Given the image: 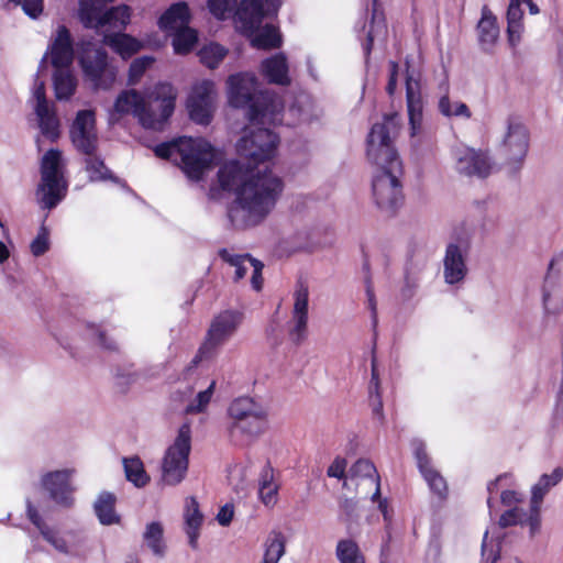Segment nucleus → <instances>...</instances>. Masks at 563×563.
<instances>
[{"label": "nucleus", "instance_id": "3", "mask_svg": "<svg viewBox=\"0 0 563 563\" xmlns=\"http://www.w3.org/2000/svg\"><path fill=\"white\" fill-rule=\"evenodd\" d=\"M176 91L169 84H159L147 96L136 90H124L115 99L109 112V121L118 122L132 114L139 123L150 130L161 131L175 109Z\"/></svg>", "mask_w": 563, "mask_h": 563}, {"label": "nucleus", "instance_id": "13", "mask_svg": "<svg viewBox=\"0 0 563 563\" xmlns=\"http://www.w3.org/2000/svg\"><path fill=\"white\" fill-rule=\"evenodd\" d=\"M78 59L85 77L95 88L110 89L117 79V68L108 63L107 53L90 41L78 44Z\"/></svg>", "mask_w": 563, "mask_h": 563}, {"label": "nucleus", "instance_id": "23", "mask_svg": "<svg viewBox=\"0 0 563 563\" xmlns=\"http://www.w3.org/2000/svg\"><path fill=\"white\" fill-rule=\"evenodd\" d=\"M51 63L56 69H69L74 59L70 33L65 25H59L49 46Z\"/></svg>", "mask_w": 563, "mask_h": 563}, {"label": "nucleus", "instance_id": "19", "mask_svg": "<svg viewBox=\"0 0 563 563\" xmlns=\"http://www.w3.org/2000/svg\"><path fill=\"white\" fill-rule=\"evenodd\" d=\"M543 305L549 313L563 308V252L550 263L543 285Z\"/></svg>", "mask_w": 563, "mask_h": 563}, {"label": "nucleus", "instance_id": "2", "mask_svg": "<svg viewBox=\"0 0 563 563\" xmlns=\"http://www.w3.org/2000/svg\"><path fill=\"white\" fill-rule=\"evenodd\" d=\"M282 179L267 168L245 180L228 209L234 229L244 230L261 224L273 211L283 192Z\"/></svg>", "mask_w": 563, "mask_h": 563}, {"label": "nucleus", "instance_id": "45", "mask_svg": "<svg viewBox=\"0 0 563 563\" xmlns=\"http://www.w3.org/2000/svg\"><path fill=\"white\" fill-rule=\"evenodd\" d=\"M527 511L519 507H511L509 510L501 514L498 520V526L501 529L512 527L516 525H525Z\"/></svg>", "mask_w": 563, "mask_h": 563}, {"label": "nucleus", "instance_id": "1", "mask_svg": "<svg viewBox=\"0 0 563 563\" xmlns=\"http://www.w3.org/2000/svg\"><path fill=\"white\" fill-rule=\"evenodd\" d=\"M401 119L398 113L386 115L382 123H375L367 136L366 155L376 166L373 179V196L379 209L394 213L402 203L399 177L402 164L391 143V134L397 133Z\"/></svg>", "mask_w": 563, "mask_h": 563}, {"label": "nucleus", "instance_id": "55", "mask_svg": "<svg viewBox=\"0 0 563 563\" xmlns=\"http://www.w3.org/2000/svg\"><path fill=\"white\" fill-rule=\"evenodd\" d=\"M346 461L342 457H336L332 464L329 466L327 474L329 477H334L338 479L349 478L345 473Z\"/></svg>", "mask_w": 563, "mask_h": 563}, {"label": "nucleus", "instance_id": "21", "mask_svg": "<svg viewBox=\"0 0 563 563\" xmlns=\"http://www.w3.org/2000/svg\"><path fill=\"white\" fill-rule=\"evenodd\" d=\"M456 169L460 174L483 178L490 174L492 163L486 153L465 147L456 152Z\"/></svg>", "mask_w": 563, "mask_h": 563}, {"label": "nucleus", "instance_id": "29", "mask_svg": "<svg viewBox=\"0 0 563 563\" xmlns=\"http://www.w3.org/2000/svg\"><path fill=\"white\" fill-rule=\"evenodd\" d=\"M164 532V525L161 521H151L146 523L142 533V539L146 548L158 558H163L167 550Z\"/></svg>", "mask_w": 563, "mask_h": 563}, {"label": "nucleus", "instance_id": "9", "mask_svg": "<svg viewBox=\"0 0 563 563\" xmlns=\"http://www.w3.org/2000/svg\"><path fill=\"white\" fill-rule=\"evenodd\" d=\"M41 181L36 189V200L44 209L55 208L66 196L64 161L59 150H48L41 159Z\"/></svg>", "mask_w": 563, "mask_h": 563}, {"label": "nucleus", "instance_id": "59", "mask_svg": "<svg viewBox=\"0 0 563 563\" xmlns=\"http://www.w3.org/2000/svg\"><path fill=\"white\" fill-rule=\"evenodd\" d=\"M33 98L35 99L34 107L48 106V102L45 97V85L43 81H35Z\"/></svg>", "mask_w": 563, "mask_h": 563}, {"label": "nucleus", "instance_id": "64", "mask_svg": "<svg viewBox=\"0 0 563 563\" xmlns=\"http://www.w3.org/2000/svg\"><path fill=\"white\" fill-rule=\"evenodd\" d=\"M367 297H368V308L371 309V311L373 313L374 324H376V301L374 298V294L372 292L371 289H367Z\"/></svg>", "mask_w": 563, "mask_h": 563}, {"label": "nucleus", "instance_id": "20", "mask_svg": "<svg viewBox=\"0 0 563 563\" xmlns=\"http://www.w3.org/2000/svg\"><path fill=\"white\" fill-rule=\"evenodd\" d=\"M74 474L73 468L47 472L41 477V485L56 504L70 507L74 503L75 488L71 484Z\"/></svg>", "mask_w": 563, "mask_h": 563}, {"label": "nucleus", "instance_id": "16", "mask_svg": "<svg viewBox=\"0 0 563 563\" xmlns=\"http://www.w3.org/2000/svg\"><path fill=\"white\" fill-rule=\"evenodd\" d=\"M70 139L77 151L86 156L92 155L98 148L95 113L81 110L77 113L70 128Z\"/></svg>", "mask_w": 563, "mask_h": 563}, {"label": "nucleus", "instance_id": "32", "mask_svg": "<svg viewBox=\"0 0 563 563\" xmlns=\"http://www.w3.org/2000/svg\"><path fill=\"white\" fill-rule=\"evenodd\" d=\"M562 467L554 468L551 474H543L538 481V483L532 486L530 504H533L534 508L541 507L544 496L552 487L558 485L562 481Z\"/></svg>", "mask_w": 563, "mask_h": 563}, {"label": "nucleus", "instance_id": "48", "mask_svg": "<svg viewBox=\"0 0 563 563\" xmlns=\"http://www.w3.org/2000/svg\"><path fill=\"white\" fill-rule=\"evenodd\" d=\"M369 397L373 401V411L380 415L383 410V402L379 394V378L376 369L375 361L372 363V379L369 385Z\"/></svg>", "mask_w": 563, "mask_h": 563}, {"label": "nucleus", "instance_id": "31", "mask_svg": "<svg viewBox=\"0 0 563 563\" xmlns=\"http://www.w3.org/2000/svg\"><path fill=\"white\" fill-rule=\"evenodd\" d=\"M41 134L51 142L59 137V121L49 106L34 107Z\"/></svg>", "mask_w": 563, "mask_h": 563}, {"label": "nucleus", "instance_id": "46", "mask_svg": "<svg viewBox=\"0 0 563 563\" xmlns=\"http://www.w3.org/2000/svg\"><path fill=\"white\" fill-rule=\"evenodd\" d=\"M214 386L216 382H212L206 390L199 391L195 400L187 406L186 412L198 413L203 411L211 400Z\"/></svg>", "mask_w": 563, "mask_h": 563}, {"label": "nucleus", "instance_id": "39", "mask_svg": "<svg viewBox=\"0 0 563 563\" xmlns=\"http://www.w3.org/2000/svg\"><path fill=\"white\" fill-rule=\"evenodd\" d=\"M123 467L126 479L136 487H143L150 482L143 462L137 456L123 459Z\"/></svg>", "mask_w": 563, "mask_h": 563}, {"label": "nucleus", "instance_id": "15", "mask_svg": "<svg viewBox=\"0 0 563 563\" xmlns=\"http://www.w3.org/2000/svg\"><path fill=\"white\" fill-rule=\"evenodd\" d=\"M242 321L243 313L236 310H224L217 314L210 323L200 354L213 352L224 344L235 334Z\"/></svg>", "mask_w": 563, "mask_h": 563}, {"label": "nucleus", "instance_id": "53", "mask_svg": "<svg viewBox=\"0 0 563 563\" xmlns=\"http://www.w3.org/2000/svg\"><path fill=\"white\" fill-rule=\"evenodd\" d=\"M525 31L523 22H507L508 42L511 47L519 45Z\"/></svg>", "mask_w": 563, "mask_h": 563}, {"label": "nucleus", "instance_id": "12", "mask_svg": "<svg viewBox=\"0 0 563 563\" xmlns=\"http://www.w3.org/2000/svg\"><path fill=\"white\" fill-rule=\"evenodd\" d=\"M530 147V132L517 117H508L499 142V154L510 172L522 168Z\"/></svg>", "mask_w": 563, "mask_h": 563}, {"label": "nucleus", "instance_id": "40", "mask_svg": "<svg viewBox=\"0 0 563 563\" xmlns=\"http://www.w3.org/2000/svg\"><path fill=\"white\" fill-rule=\"evenodd\" d=\"M335 552L340 563H365L357 543L351 539L340 540Z\"/></svg>", "mask_w": 563, "mask_h": 563}, {"label": "nucleus", "instance_id": "43", "mask_svg": "<svg viewBox=\"0 0 563 563\" xmlns=\"http://www.w3.org/2000/svg\"><path fill=\"white\" fill-rule=\"evenodd\" d=\"M227 54L228 51L217 43H210L208 45H205L198 52L200 62L210 69L218 67V65L223 60Z\"/></svg>", "mask_w": 563, "mask_h": 563}, {"label": "nucleus", "instance_id": "49", "mask_svg": "<svg viewBox=\"0 0 563 563\" xmlns=\"http://www.w3.org/2000/svg\"><path fill=\"white\" fill-rule=\"evenodd\" d=\"M153 62L154 58L150 56H143L134 59L129 70L130 84H136L144 74V71L153 64Z\"/></svg>", "mask_w": 563, "mask_h": 563}, {"label": "nucleus", "instance_id": "56", "mask_svg": "<svg viewBox=\"0 0 563 563\" xmlns=\"http://www.w3.org/2000/svg\"><path fill=\"white\" fill-rule=\"evenodd\" d=\"M375 20H376V9H374L373 25L367 35V43L364 45V51L366 54H369L374 38L385 32L384 23L375 22Z\"/></svg>", "mask_w": 563, "mask_h": 563}, {"label": "nucleus", "instance_id": "51", "mask_svg": "<svg viewBox=\"0 0 563 563\" xmlns=\"http://www.w3.org/2000/svg\"><path fill=\"white\" fill-rule=\"evenodd\" d=\"M48 232L42 227L37 236L31 243V252L34 256H41L48 250Z\"/></svg>", "mask_w": 563, "mask_h": 563}, {"label": "nucleus", "instance_id": "41", "mask_svg": "<svg viewBox=\"0 0 563 563\" xmlns=\"http://www.w3.org/2000/svg\"><path fill=\"white\" fill-rule=\"evenodd\" d=\"M172 36L174 51L176 54L179 55H185L189 53L194 48L198 40L197 32L188 25H186Z\"/></svg>", "mask_w": 563, "mask_h": 563}, {"label": "nucleus", "instance_id": "38", "mask_svg": "<svg viewBox=\"0 0 563 563\" xmlns=\"http://www.w3.org/2000/svg\"><path fill=\"white\" fill-rule=\"evenodd\" d=\"M219 255L224 262H227L231 266L235 267L234 279L236 282L242 279L245 276L246 272L250 268H253V264H255L257 261L255 258H252L247 254H244V255L233 254L225 249L220 250Z\"/></svg>", "mask_w": 563, "mask_h": 563}, {"label": "nucleus", "instance_id": "52", "mask_svg": "<svg viewBox=\"0 0 563 563\" xmlns=\"http://www.w3.org/2000/svg\"><path fill=\"white\" fill-rule=\"evenodd\" d=\"M92 336L95 338L97 344L107 350V351H118L119 345L117 341L112 338H110L102 329L98 327H93L92 329Z\"/></svg>", "mask_w": 563, "mask_h": 563}, {"label": "nucleus", "instance_id": "33", "mask_svg": "<svg viewBox=\"0 0 563 563\" xmlns=\"http://www.w3.org/2000/svg\"><path fill=\"white\" fill-rule=\"evenodd\" d=\"M258 496L266 507H273L277 503L278 485L274 481V470L269 465L262 470Z\"/></svg>", "mask_w": 563, "mask_h": 563}, {"label": "nucleus", "instance_id": "37", "mask_svg": "<svg viewBox=\"0 0 563 563\" xmlns=\"http://www.w3.org/2000/svg\"><path fill=\"white\" fill-rule=\"evenodd\" d=\"M76 86V79L69 69H56L54 74V88L58 100L69 99L74 95Z\"/></svg>", "mask_w": 563, "mask_h": 563}, {"label": "nucleus", "instance_id": "60", "mask_svg": "<svg viewBox=\"0 0 563 563\" xmlns=\"http://www.w3.org/2000/svg\"><path fill=\"white\" fill-rule=\"evenodd\" d=\"M233 514H234L233 506L227 504L223 507H221V509L219 510V512L217 515V520L223 527L229 526L230 522L232 521Z\"/></svg>", "mask_w": 563, "mask_h": 563}, {"label": "nucleus", "instance_id": "24", "mask_svg": "<svg viewBox=\"0 0 563 563\" xmlns=\"http://www.w3.org/2000/svg\"><path fill=\"white\" fill-rule=\"evenodd\" d=\"M27 517L32 523L41 531L43 538L58 552L68 554L70 550L76 545L75 541H70L66 538V536H62L57 531L48 528L43 522L37 510L30 501L27 503Z\"/></svg>", "mask_w": 563, "mask_h": 563}, {"label": "nucleus", "instance_id": "26", "mask_svg": "<svg viewBox=\"0 0 563 563\" xmlns=\"http://www.w3.org/2000/svg\"><path fill=\"white\" fill-rule=\"evenodd\" d=\"M189 21L190 12L187 3L177 2L170 5V8L161 16L159 26L169 35H173L188 25Z\"/></svg>", "mask_w": 563, "mask_h": 563}, {"label": "nucleus", "instance_id": "57", "mask_svg": "<svg viewBox=\"0 0 563 563\" xmlns=\"http://www.w3.org/2000/svg\"><path fill=\"white\" fill-rule=\"evenodd\" d=\"M523 9L521 0H510L507 10V22H522Z\"/></svg>", "mask_w": 563, "mask_h": 563}, {"label": "nucleus", "instance_id": "61", "mask_svg": "<svg viewBox=\"0 0 563 563\" xmlns=\"http://www.w3.org/2000/svg\"><path fill=\"white\" fill-rule=\"evenodd\" d=\"M253 274H252V285L255 290H260L262 288V269L263 264L260 261H256L255 264H253Z\"/></svg>", "mask_w": 563, "mask_h": 563}, {"label": "nucleus", "instance_id": "8", "mask_svg": "<svg viewBox=\"0 0 563 563\" xmlns=\"http://www.w3.org/2000/svg\"><path fill=\"white\" fill-rule=\"evenodd\" d=\"M282 0H242L236 10L238 27L251 37L257 48H274L280 45V35L273 25L260 27L265 16L275 14Z\"/></svg>", "mask_w": 563, "mask_h": 563}, {"label": "nucleus", "instance_id": "11", "mask_svg": "<svg viewBox=\"0 0 563 563\" xmlns=\"http://www.w3.org/2000/svg\"><path fill=\"white\" fill-rule=\"evenodd\" d=\"M191 451V430L185 423L178 429L174 442L166 449L162 460V482L168 486L180 484L187 475Z\"/></svg>", "mask_w": 563, "mask_h": 563}, {"label": "nucleus", "instance_id": "54", "mask_svg": "<svg viewBox=\"0 0 563 563\" xmlns=\"http://www.w3.org/2000/svg\"><path fill=\"white\" fill-rule=\"evenodd\" d=\"M540 508L541 507L534 508V505L530 504V509L527 512V517L525 520V523H527L529 526L530 533L532 536H534L540 529V525H541Z\"/></svg>", "mask_w": 563, "mask_h": 563}, {"label": "nucleus", "instance_id": "14", "mask_svg": "<svg viewBox=\"0 0 563 563\" xmlns=\"http://www.w3.org/2000/svg\"><path fill=\"white\" fill-rule=\"evenodd\" d=\"M217 91L214 82L208 79L195 84L187 99L189 117L198 124L211 122L216 110Z\"/></svg>", "mask_w": 563, "mask_h": 563}, {"label": "nucleus", "instance_id": "10", "mask_svg": "<svg viewBox=\"0 0 563 563\" xmlns=\"http://www.w3.org/2000/svg\"><path fill=\"white\" fill-rule=\"evenodd\" d=\"M228 412L231 420L228 430L233 439L242 437L253 440L264 433L268 427L266 408L249 397L235 399Z\"/></svg>", "mask_w": 563, "mask_h": 563}, {"label": "nucleus", "instance_id": "6", "mask_svg": "<svg viewBox=\"0 0 563 563\" xmlns=\"http://www.w3.org/2000/svg\"><path fill=\"white\" fill-rule=\"evenodd\" d=\"M227 89L230 104L235 108H247L249 119L254 125H271L282 121V98L268 91L257 92L254 75H231L227 80Z\"/></svg>", "mask_w": 563, "mask_h": 563}, {"label": "nucleus", "instance_id": "50", "mask_svg": "<svg viewBox=\"0 0 563 563\" xmlns=\"http://www.w3.org/2000/svg\"><path fill=\"white\" fill-rule=\"evenodd\" d=\"M236 2L238 0H208L211 13L219 19H224L227 13H231Z\"/></svg>", "mask_w": 563, "mask_h": 563}, {"label": "nucleus", "instance_id": "18", "mask_svg": "<svg viewBox=\"0 0 563 563\" xmlns=\"http://www.w3.org/2000/svg\"><path fill=\"white\" fill-rule=\"evenodd\" d=\"M406 103L410 125V136L416 137L423 130V101L419 71L407 68Z\"/></svg>", "mask_w": 563, "mask_h": 563}, {"label": "nucleus", "instance_id": "42", "mask_svg": "<svg viewBox=\"0 0 563 563\" xmlns=\"http://www.w3.org/2000/svg\"><path fill=\"white\" fill-rule=\"evenodd\" d=\"M285 553V539L280 532H272L265 543L263 563H278Z\"/></svg>", "mask_w": 563, "mask_h": 563}, {"label": "nucleus", "instance_id": "17", "mask_svg": "<svg viewBox=\"0 0 563 563\" xmlns=\"http://www.w3.org/2000/svg\"><path fill=\"white\" fill-rule=\"evenodd\" d=\"M294 305L291 319L288 322V335L290 340L300 344L307 336L309 319V288L306 283L298 282L294 291Z\"/></svg>", "mask_w": 563, "mask_h": 563}, {"label": "nucleus", "instance_id": "28", "mask_svg": "<svg viewBox=\"0 0 563 563\" xmlns=\"http://www.w3.org/2000/svg\"><path fill=\"white\" fill-rule=\"evenodd\" d=\"M184 517L189 544L192 549H197L199 531L202 525L203 517L199 510V505L195 497H188L186 499V509Z\"/></svg>", "mask_w": 563, "mask_h": 563}, {"label": "nucleus", "instance_id": "30", "mask_svg": "<svg viewBox=\"0 0 563 563\" xmlns=\"http://www.w3.org/2000/svg\"><path fill=\"white\" fill-rule=\"evenodd\" d=\"M262 70L271 82L283 86L290 82L287 60L283 54L275 55L264 60Z\"/></svg>", "mask_w": 563, "mask_h": 563}, {"label": "nucleus", "instance_id": "25", "mask_svg": "<svg viewBox=\"0 0 563 563\" xmlns=\"http://www.w3.org/2000/svg\"><path fill=\"white\" fill-rule=\"evenodd\" d=\"M477 34L478 42L486 52L493 48L499 37L497 18L487 5L482 8V16L477 23Z\"/></svg>", "mask_w": 563, "mask_h": 563}, {"label": "nucleus", "instance_id": "35", "mask_svg": "<svg viewBox=\"0 0 563 563\" xmlns=\"http://www.w3.org/2000/svg\"><path fill=\"white\" fill-rule=\"evenodd\" d=\"M349 478H368L375 486V492L372 496V500L375 501L380 496V483L379 476L374 464L368 460L356 461L347 472Z\"/></svg>", "mask_w": 563, "mask_h": 563}, {"label": "nucleus", "instance_id": "34", "mask_svg": "<svg viewBox=\"0 0 563 563\" xmlns=\"http://www.w3.org/2000/svg\"><path fill=\"white\" fill-rule=\"evenodd\" d=\"M115 496L111 493H101L95 503V512L102 525L120 522V516L114 510Z\"/></svg>", "mask_w": 563, "mask_h": 563}, {"label": "nucleus", "instance_id": "44", "mask_svg": "<svg viewBox=\"0 0 563 563\" xmlns=\"http://www.w3.org/2000/svg\"><path fill=\"white\" fill-rule=\"evenodd\" d=\"M500 538H489L488 531L485 532L482 544V556L485 563H495L499 558Z\"/></svg>", "mask_w": 563, "mask_h": 563}, {"label": "nucleus", "instance_id": "5", "mask_svg": "<svg viewBox=\"0 0 563 563\" xmlns=\"http://www.w3.org/2000/svg\"><path fill=\"white\" fill-rule=\"evenodd\" d=\"M130 8L126 5L104 9L99 0H80L79 19L87 29L102 36V43L110 46L123 58L139 52L141 44L132 36L121 33L129 24Z\"/></svg>", "mask_w": 563, "mask_h": 563}, {"label": "nucleus", "instance_id": "27", "mask_svg": "<svg viewBox=\"0 0 563 563\" xmlns=\"http://www.w3.org/2000/svg\"><path fill=\"white\" fill-rule=\"evenodd\" d=\"M418 466L427 481L429 487L440 497L446 495L448 486L445 479L440 473L430 465V461L422 448L416 450Z\"/></svg>", "mask_w": 563, "mask_h": 563}, {"label": "nucleus", "instance_id": "7", "mask_svg": "<svg viewBox=\"0 0 563 563\" xmlns=\"http://www.w3.org/2000/svg\"><path fill=\"white\" fill-rule=\"evenodd\" d=\"M155 154L162 158L173 159L192 180L201 179L216 157L214 148L208 141L187 136L156 146Z\"/></svg>", "mask_w": 563, "mask_h": 563}, {"label": "nucleus", "instance_id": "62", "mask_svg": "<svg viewBox=\"0 0 563 563\" xmlns=\"http://www.w3.org/2000/svg\"><path fill=\"white\" fill-rule=\"evenodd\" d=\"M389 67H390V76H389V81L387 84L386 89H387V92L391 96V95H394L396 87H397L398 64L395 62H390Z\"/></svg>", "mask_w": 563, "mask_h": 563}, {"label": "nucleus", "instance_id": "4", "mask_svg": "<svg viewBox=\"0 0 563 563\" xmlns=\"http://www.w3.org/2000/svg\"><path fill=\"white\" fill-rule=\"evenodd\" d=\"M278 136L267 128L251 130L238 142L240 159L231 161L221 166L218 172V181L223 190H234L252 175H256V165L271 159L277 150Z\"/></svg>", "mask_w": 563, "mask_h": 563}, {"label": "nucleus", "instance_id": "47", "mask_svg": "<svg viewBox=\"0 0 563 563\" xmlns=\"http://www.w3.org/2000/svg\"><path fill=\"white\" fill-rule=\"evenodd\" d=\"M86 168L89 173L91 180H100L107 178L108 169L99 157L96 156V152L87 156Z\"/></svg>", "mask_w": 563, "mask_h": 563}, {"label": "nucleus", "instance_id": "63", "mask_svg": "<svg viewBox=\"0 0 563 563\" xmlns=\"http://www.w3.org/2000/svg\"><path fill=\"white\" fill-rule=\"evenodd\" d=\"M506 477H507V475H506V474H505V475H500V476H498L496 479H494V481H492V482H489V483H488V485H487V490H488L489 495H492L494 492H496V490H497V488H498V484H499L504 478H506ZM490 503H492V496H489V497L487 498V505H488V507H489V508H490Z\"/></svg>", "mask_w": 563, "mask_h": 563}, {"label": "nucleus", "instance_id": "58", "mask_svg": "<svg viewBox=\"0 0 563 563\" xmlns=\"http://www.w3.org/2000/svg\"><path fill=\"white\" fill-rule=\"evenodd\" d=\"M500 500L504 506L517 507L522 501V495L516 490H504L500 495Z\"/></svg>", "mask_w": 563, "mask_h": 563}, {"label": "nucleus", "instance_id": "22", "mask_svg": "<svg viewBox=\"0 0 563 563\" xmlns=\"http://www.w3.org/2000/svg\"><path fill=\"white\" fill-rule=\"evenodd\" d=\"M465 258L466 250L462 246L455 243L446 246L443 258V276L446 284L455 285L464 280L467 274Z\"/></svg>", "mask_w": 563, "mask_h": 563}, {"label": "nucleus", "instance_id": "36", "mask_svg": "<svg viewBox=\"0 0 563 563\" xmlns=\"http://www.w3.org/2000/svg\"><path fill=\"white\" fill-rule=\"evenodd\" d=\"M441 88L444 91V95L439 99V102H438V109H439L440 113L446 118L456 117V118L470 119L472 115L470 108L464 102H461L457 100L454 101V100L450 99V97L448 95V90H449L448 82H444L441 86Z\"/></svg>", "mask_w": 563, "mask_h": 563}]
</instances>
